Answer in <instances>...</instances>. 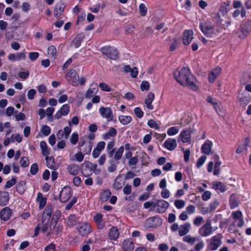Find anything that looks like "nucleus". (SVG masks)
I'll return each instance as SVG.
<instances>
[{"instance_id": "1", "label": "nucleus", "mask_w": 251, "mask_h": 251, "mask_svg": "<svg viewBox=\"0 0 251 251\" xmlns=\"http://www.w3.org/2000/svg\"><path fill=\"white\" fill-rule=\"evenodd\" d=\"M174 76L176 81L181 85L186 86L194 91L198 89L196 79L191 74L189 68L186 67L182 68L177 75L174 73Z\"/></svg>"}, {"instance_id": "2", "label": "nucleus", "mask_w": 251, "mask_h": 251, "mask_svg": "<svg viewBox=\"0 0 251 251\" xmlns=\"http://www.w3.org/2000/svg\"><path fill=\"white\" fill-rule=\"evenodd\" d=\"M200 27L203 33L209 37L218 36V33L220 32L221 29V27H217L215 29L213 25L207 23H201Z\"/></svg>"}, {"instance_id": "3", "label": "nucleus", "mask_w": 251, "mask_h": 251, "mask_svg": "<svg viewBox=\"0 0 251 251\" xmlns=\"http://www.w3.org/2000/svg\"><path fill=\"white\" fill-rule=\"evenodd\" d=\"M101 52L108 58L116 60L119 57V52L115 48L111 46H105L101 48Z\"/></svg>"}, {"instance_id": "4", "label": "nucleus", "mask_w": 251, "mask_h": 251, "mask_svg": "<svg viewBox=\"0 0 251 251\" xmlns=\"http://www.w3.org/2000/svg\"><path fill=\"white\" fill-rule=\"evenodd\" d=\"M67 81L74 86L79 85V76L75 70H71L66 75Z\"/></svg>"}, {"instance_id": "5", "label": "nucleus", "mask_w": 251, "mask_h": 251, "mask_svg": "<svg viewBox=\"0 0 251 251\" xmlns=\"http://www.w3.org/2000/svg\"><path fill=\"white\" fill-rule=\"evenodd\" d=\"M57 220L52 218L50 222V231L47 233V236H50L51 234H58L61 232L63 229L62 226L57 225Z\"/></svg>"}, {"instance_id": "6", "label": "nucleus", "mask_w": 251, "mask_h": 251, "mask_svg": "<svg viewBox=\"0 0 251 251\" xmlns=\"http://www.w3.org/2000/svg\"><path fill=\"white\" fill-rule=\"evenodd\" d=\"M169 206V203L168 202L163 200H159L154 203L153 208L156 209L155 211L163 213L166 211Z\"/></svg>"}, {"instance_id": "7", "label": "nucleus", "mask_w": 251, "mask_h": 251, "mask_svg": "<svg viewBox=\"0 0 251 251\" xmlns=\"http://www.w3.org/2000/svg\"><path fill=\"white\" fill-rule=\"evenodd\" d=\"M72 196V191L69 186L64 187L60 192V201L62 202L68 201Z\"/></svg>"}, {"instance_id": "8", "label": "nucleus", "mask_w": 251, "mask_h": 251, "mask_svg": "<svg viewBox=\"0 0 251 251\" xmlns=\"http://www.w3.org/2000/svg\"><path fill=\"white\" fill-rule=\"evenodd\" d=\"M222 236L221 234H218L212 237L209 245V248L211 250H216L222 243Z\"/></svg>"}, {"instance_id": "9", "label": "nucleus", "mask_w": 251, "mask_h": 251, "mask_svg": "<svg viewBox=\"0 0 251 251\" xmlns=\"http://www.w3.org/2000/svg\"><path fill=\"white\" fill-rule=\"evenodd\" d=\"M99 111L101 116L106 118L107 122H109L113 120L114 116L110 108L101 107Z\"/></svg>"}, {"instance_id": "10", "label": "nucleus", "mask_w": 251, "mask_h": 251, "mask_svg": "<svg viewBox=\"0 0 251 251\" xmlns=\"http://www.w3.org/2000/svg\"><path fill=\"white\" fill-rule=\"evenodd\" d=\"M212 226L211 221L209 220L200 229L199 233L202 236H207L212 232Z\"/></svg>"}, {"instance_id": "11", "label": "nucleus", "mask_w": 251, "mask_h": 251, "mask_svg": "<svg viewBox=\"0 0 251 251\" xmlns=\"http://www.w3.org/2000/svg\"><path fill=\"white\" fill-rule=\"evenodd\" d=\"M78 231L82 236H86L92 232V228L89 224L81 223L78 228Z\"/></svg>"}, {"instance_id": "12", "label": "nucleus", "mask_w": 251, "mask_h": 251, "mask_svg": "<svg viewBox=\"0 0 251 251\" xmlns=\"http://www.w3.org/2000/svg\"><path fill=\"white\" fill-rule=\"evenodd\" d=\"M193 31L192 30H186L182 36L183 43L185 45H189L193 39Z\"/></svg>"}, {"instance_id": "13", "label": "nucleus", "mask_w": 251, "mask_h": 251, "mask_svg": "<svg viewBox=\"0 0 251 251\" xmlns=\"http://www.w3.org/2000/svg\"><path fill=\"white\" fill-rule=\"evenodd\" d=\"M70 112V106L68 104H64L54 115L55 119H59L62 116L67 115Z\"/></svg>"}, {"instance_id": "14", "label": "nucleus", "mask_w": 251, "mask_h": 251, "mask_svg": "<svg viewBox=\"0 0 251 251\" xmlns=\"http://www.w3.org/2000/svg\"><path fill=\"white\" fill-rule=\"evenodd\" d=\"M179 137L183 143L189 142L191 141V131L190 129H185L183 130L180 135Z\"/></svg>"}, {"instance_id": "15", "label": "nucleus", "mask_w": 251, "mask_h": 251, "mask_svg": "<svg viewBox=\"0 0 251 251\" xmlns=\"http://www.w3.org/2000/svg\"><path fill=\"white\" fill-rule=\"evenodd\" d=\"M120 232L116 226H112L109 231L108 236L111 240H116L119 237Z\"/></svg>"}, {"instance_id": "16", "label": "nucleus", "mask_w": 251, "mask_h": 251, "mask_svg": "<svg viewBox=\"0 0 251 251\" xmlns=\"http://www.w3.org/2000/svg\"><path fill=\"white\" fill-rule=\"evenodd\" d=\"M134 248V244L131 238L126 239L123 243V249L125 251H132Z\"/></svg>"}, {"instance_id": "17", "label": "nucleus", "mask_w": 251, "mask_h": 251, "mask_svg": "<svg viewBox=\"0 0 251 251\" xmlns=\"http://www.w3.org/2000/svg\"><path fill=\"white\" fill-rule=\"evenodd\" d=\"M221 72V69L220 67H217L213 69L209 74V81L211 83L213 82L215 79L219 76Z\"/></svg>"}, {"instance_id": "18", "label": "nucleus", "mask_w": 251, "mask_h": 251, "mask_svg": "<svg viewBox=\"0 0 251 251\" xmlns=\"http://www.w3.org/2000/svg\"><path fill=\"white\" fill-rule=\"evenodd\" d=\"M176 146V141L175 139H168L164 143V146L170 151L174 150Z\"/></svg>"}, {"instance_id": "19", "label": "nucleus", "mask_w": 251, "mask_h": 251, "mask_svg": "<svg viewBox=\"0 0 251 251\" xmlns=\"http://www.w3.org/2000/svg\"><path fill=\"white\" fill-rule=\"evenodd\" d=\"M154 99V94L152 92H150L145 100V103L148 109L150 110L153 109V106L151 104V103Z\"/></svg>"}, {"instance_id": "20", "label": "nucleus", "mask_w": 251, "mask_h": 251, "mask_svg": "<svg viewBox=\"0 0 251 251\" xmlns=\"http://www.w3.org/2000/svg\"><path fill=\"white\" fill-rule=\"evenodd\" d=\"M65 8V5L62 2L56 4L54 11V15L56 18H59L63 12Z\"/></svg>"}, {"instance_id": "21", "label": "nucleus", "mask_w": 251, "mask_h": 251, "mask_svg": "<svg viewBox=\"0 0 251 251\" xmlns=\"http://www.w3.org/2000/svg\"><path fill=\"white\" fill-rule=\"evenodd\" d=\"M125 184V182L123 181L122 179V177L121 175H119L118 176L115 178L114 183H113V187L116 190L121 189Z\"/></svg>"}, {"instance_id": "22", "label": "nucleus", "mask_w": 251, "mask_h": 251, "mask_svg": "<svg viewBox=\"0 0 251 251\" xmlns=\"http://www.w3.org/2000/svg\"><path fill=\"white\" fill-rule=\"evenodd\" d=\"M68 173L73 176H76L79 172V167L76 164H71L67 167Z\"/></svg>"}, {"instance_id": "23", "label": "nucleus", "mask_w": 251, "mask_h": 251, "mask_svg": "<svg viewBox=\"0 0 251 251\" xmlns=\"http://www.w3.org/2000/svg\"><path fill=\"white\" fill-rule=\"evenodd\" d=\"M11 216V210L8 207H5L0 212V218L6 221L9 219Z\"/></svg>"}, {"instance_id": "24", "label": "nucleus", "mask_w": 251, "mask_h": 251, "mask_svg": "<svg viewBox=\"0 0 251 251\" xmlns=\"http://www.w3.org/2000/svg\"><path fill=\"white\" fill-rule=\"evenodd\" d=\"M52 211L50 206L47 205L44 210L42 217V222L44 223L46 219H49L51 216Z\"/></svg>"}, {"instance_id": "25", "label": "nucleus", "mask_w": 251, "mask_h": 251, "mask_svg": "<svg viewBox=\"0 0 251 251\" xmlns=\"http://www.w3.org/2000/svg\"><path fill=\"white\" fill-rule=\"evenodd\" d=\"M85 35L83 33L77 34L75 38L73 40L72 45L75 46V48L79 47Z\"/></svg>"}, {"instance_id": "26", "label": "nucleus", "mask_w": 251, "mask_h": 251, "mask_svg": "<svg viewBox=\"0 0 251 251\" xmlns=\"http://www.w3.org/2000/svg\"><path fill=\"white\" fill-rule=\"evenodd\" d=\"M117 130L112 127H111L108 131L103 135L102 138L104 140H107L110 138H113L116 136L117 135Z\"/></svg>"}, {"instance_id": "27", "label": "nucleus", "mask_w": 251, "mask_h": 251, "mask_svg": "<svg viewBox=\"0 0 251 251\" xmlns=\"http://www.w3.org/2000/svg\"><path fill=\"white\" fill-rule=\"evenodd\" d=\"M9 194L7 192H0V205L4 206L7 204L9 201Z\"/></svg>"}, {"instance_id": "28", "label": "nucleus", "mask_w": 251, "mask_h": 251, "mask_svg": "<svg viewBox=\"0 0 251 251\" xmlns=\"http://www.w3.org/2000/svg\"><path fill=\"white\" fill-rule=\"evenodd\" d=\"M45 156V160L46 161L47 166L48 167L54 170H56L57 167L55 163L54 157L53 156Z\"/></svg>"}, {"instance_id": "29", "label": "nucleus", "mask_w": 251, "mask_h": 251, "mask_svg": "<svg viewBox=\"0 0 251 251\" xmlns=\"http://www.w3.org/2000/svg\"><path fill=\"white\" fill-rule=\"evenodd\" d=\"M91 162L89 161H85L84 163L82 165L81 167V173L84 176H89V174L87 172V170H89L91 172Z\"/></svg>"}, {"instance_id": "30", "label": "nucleus", "mask_w": 251, "mask_h": 251, "mask_svg": "<svg viewBox=\"0 0 251 251\" xmlns=\"http://www.w3.org/2000/svg\"><path fill=\"white\" fill-rule=\"evenodd\" d=\"M190 224L188 223H185L183 225H181L178 230L179 235L180 236L186 235L189 231Z\"/></svg>"}, {"instance_id": "31", "label": "nucleus", "mask_w": 251, "mask_h": 251, "mask_svg": "<svg viewBox=\"0 0 251 251\" xmlns=\"http://www.w3.org/2000/svg\"><path fill=\"white\" fill-rule=\"evenodd\" d=\"M37 201L39 203V209H43L47 203V199L43 197L42 193H38L37 195Z\"/></svg>"}, {"instance_id": "32", "label": "nucleus", "mask_w": 251, "mask_h": 251, "mask_svg": "<svg viewBox=\"0 0 251 251\" xmlns=\"http://www.w3.org/2000/svg\"><path fill=\"white\" fill-rule=\"evenodd\" d=\"M212 143L210 141L204 143L201 147V151L205 154H209L211 151Z\"/></svg>"}, {"instance_id": "33", "label": "nucleus", "mask_w": 251, "mask_h": 251, "mask_svg": "<svg viewBox=\"0 0 251 251\" xmlns=\"http://www.w3.org/2000/svg\"><path fill=\"white\" fill-rule=\"evenodd\" d=\"M40 146L42 150V153L44 156H48L50 154V149H48L45 141H42L40 143Z\"/></svg>"}, {"instance_id": "34", "label": "nucleus", "mask_w": 251, "mask_h": 251, "mask_svg": "<svg viewBox=\"0 0 251 251\" xmlns=\"http://www.w3.org/2000/svg\"><path fill=\"white\" fill-rule=\"evenodd\" d=\"M111 195L110 190H106L103 191L100 194V199L101 201H106Z\"/></svg>"}, {"instance_id": "35", "label": "nucleus", "mask_w": 251, "mask_h": 251, "mask_svg": "<svg viewBox=\"0 0 251 251\" xmlns=\"http://www.w3.org/2000/svg\"><path fill=\"white\" fill-rule=\"evenodd\" d=\"M132 117L129 116H120L119 120L120 122L124 125H126L130 123L132 121Z\"/></svg>"}, {"instance_id": "36", "label": "nucleus", "mask_w": 251, "mask_h": 251, "mask_svg": "<svg viewBox=\"0 0 251 251\" xmlns=\"http://www.w3.org/2000/svg\"><path fill=\"white\" fill-rule=\"evenodd\" d=\"M77 222V218L75 214H72L70 215L68 217L67 224L68 226H73L76 225Z\"/></svg>"}, {"instance_id": "37", "label": "nucleus", "mask_w": 251, "mask_h": 251, "mask_svg": "<svg viewBox=\"0 0 251 251\" xmlns=\"http://www.w3.org/2000/svg\"><path fill=\"white\" fill-rule=\"evenodd\" d=\"M84 157V154L81 151H78L75 154V155L71 158V160L72 161L76 160L79 162H81L83 161Z\"/></svg>"}, {"instance_id": "38", "label": "nucleus", "mask_w": 251, "mask_h": 251, "mask_svg": "<svg viewBox=\"0 0 251 251\" xmlns=\"http://www.w3.org/2000/svg\"><path fill=\"white\" fill-rule=\"evenodd\" d=\"M25 181H20L18 184L16 186V189L17 192L21 194H23L25 191Z\"/></svg>"}, {"instance_id": "39", "label": "nucleus", "mask_w": 251, "mask_h": 251, "mask_svg": "<svg viewBox=\"0 0 251 251\" xmlns=\"http://www.w3.org/2000/svg\"><path fill=\"white\" fill-rule=\"evenodd\" d=\"M48 53L52 58L55 59L56 55V49L55 46L51 45L48 49Z\"/></svg>"}, {"instance_id": "40", "label": "nucleus", "mask_w": 251, "mask_h": 251, "mask_svg": "<svg viewBox=\"0 0 251 251\" xmlns=\"http://www.w3.org/2000/svg\"><path fill=\"white\" fill-rule=\"evenodd\" d=\"M124 148L123 146L120 147L118 149V150L116 152V153L114 155L115 160H116V161H118V160H119L121 158L123 153V152H124Z\"/></svg>"}, {"instance_id": "41", "label": "nucleus", "mask_w": 251, "mask_h": 251, "mask_svg": "<svg viewBox=\"0 0 251 251\" xmlns=\"http://www.w3.org/2000/svg\"><path fill=\"white\" fill-rule=\"evenodd\" d=\"M110 165L107 168L108 171L110 173L115 172L117 170L118 162L116 163L112 160L110 161Z\"/></svg>"}, {"instance_id": "42", "label": "nucleus", "mask_w": 251, "mask_h": 251, "mask_svg": "<svg viewBox=\"0 0 251 251\" xmlns=\"http://www.w3.org/2000/svg\"><path fill=\"white\" fill-rule=\"evenodd\" d=\"M248 146V141L244 144L239 145L238 149L236 150V153H239L246 151Z\"/></svg>"}, {"instance_id": "43", "label": "nucleus", "mask_w": 251, "mask_h": 251, "mask_svg": "<svg viewBox=\"0 0 251 251\" xmlns=\"http://www.w3.org/2000/svg\"><path fill=\"white\" fill-rule=\"evenodd\" d=\"M17 180L16 177H13L11 179L8 180L5 185L4 186V189L10 188L12 186L14 185L16 183Z\"/></svg>"}, {"instance_id": "44", "label": "nucleus", "mask_w": 251, "mask_h": 251, "mask_svg": "<svg viewBox=\"0 0 251 251\" xmlns=\"http://www.w3.org/2000/svg\"><path fill=\"white\" fill-rule=\"evenodd\" d=\"M213 188L216 190H219L223 192L225 191L224 186L221 182H216L213 184Z\"/></svg>"}, {"instance_id": "45", "label": "nucleus", "mask_w": 251, "mask_h": 251, "mask_svg": "<svg viewBox=\"0 0 251 251\" xmlns=\"http://www.w3.org/2000/svg\"><path fill=\"white\" fill-rule=\"evenodd\" d=\"M20 163L22 167L25 168L27 167L29 163V160L27 157H23L21 158L20 160Z\"/></svg>"}, {"instance_id": "46", "label": "nucleus", "mask_w": 251, "mask_h": 251, "mask_svg": "<svg viewBox=\"0 0 251 251\" xmlns=\"http://www.w3.org/2000/svg\"><path fill=\"white\" fill-rule=\"evenodd\" d=\"M84 150L83 151L84 154H89L91 151L92 148V144L91 142H89L85 145Z\"/></svg>"}, {"instance_id": "47", "label": "nucleus", "mask_w": 251, "mask_h": 251, "mask_svg": "<svg viewBox=\"0 0 251 251\" xmlns=\"http://www.w3.org/2000/svg\"><path fill=\"white\" fill-rule=\"evenodd\" d=\"M99 86L103 91L110 92L111 91V88L107 84L104 82L100 83Z\"/></svg>"}, {"instance_id": "48", "label": "nucleus", "mask_w": 251, "mask_h": 251, "mask_svg": "<svg viewBox=\"0 0 251 251\" xmlns=\"http://www.w3.org/2000/svg\"><path fill=\"white\" fill-rule=\"evenodd\" d=\"M148 125L151 128H153L156 129H158L159 128V126L157 123L152 119H151L148 121Z\"/></svg>"}, {"instance_id": "49", "label": "nucleus", "mask_w": 251, "mask_h": 251, "mask_svg": "<svg viewBox=\"0 0 251 251\" xmlns=\"http://www.w3.org/2000/svg\"><path fill=\"white\" fill-rule=\"evenodd\" d=\"M175 205L178 209L183 208L185 205V202L183 200H177L175 201Z\"/></svg>"}, {"instance_id": "50", "label": "nucleus", "mask_w": 251, "mask_h": 251, "mask_svg": "<svg viewBox=\"0 0 251 251\" xmlns=\"http://www.w3.org/2000/svg\"><path fill=\"white\" fill-rule=\"evenodd\" d=\"M178 132V129L176 126L169 128L167 131V134L170 136L174 135Z\"/></svg>"}, {"instance_id": "51", "label": "nucleus", "mask_w": 251, "mask_h": 251, "mask_svg": "<svg viewBox=\"0 0 251 251\" xmlns=\"http://www.w3.org/2000/svg\"><path fill=\"white\" fill-rule=\"evenodd\" d=\"M38 171V166L37 163H33L30 167V172L32 175H36Z\"/></svg>"}, {"instance_id": "52", "label": "nucleus", "mask_w": 251, "mask_h": 251, "mask_svg": "<svg viewBox=\"0 0 251 251\" xmlns=\"http://www.w3.org/2000/svg\"><path fill=\"white\" fill-rule=\"evenodd\" d=\"M139 10L142 16H145L146 15L147 12V9L144 4L141 3L140 4Z\"/></svg>"}, {"instance_id": "53", "label": "nucleus", "mask_w": 251, "mask_h": 251, "mask_svg": "<svg viewBox=\"0 0 251 251\" xmlns=\"http://www.w3.org/2000/svg\"><path fill=\"white\" fill-rule=\"evenodd\" d=\"M78 140V135L76 133H73L70 139V142L73 145H75Z\"/></svg>"}, {"instance_id": "54", "label": "nucleus", "mask_w": 251, "mask_h": 251, "mask_svg": "<svg viewBox=\"0 0 251 251\" xmlns=\"http://www.w3.org/2000/svg\"><path fill=\"white\" fill-rule=\"evenodd\" d=\"M41 132L46 136H48L50 133V127L46 125H44L41 128Z\"/></svg>"}, {"instance_id": "55", "label": "nucleus", "mask_w": 251, "mask_h": 251, "mask_svg": "<svg viewBox=\"0 0 251 251\" xmlns=\"http://www.w3.org/2000/svg\"><path fill=\"white\" fill-rule=\"evenodd\" d=\"M183 240L184 242H186L190 244H193L196 241V238L195 237H192L190 235H187L183 238Z\"/></svg>"}, {"instance_id": "56", "label": "nucleus", "mask_w": 251, "mask_h": 251, "mask_svg": "<svg viewBox=\"0 0 251 251\" xmlns=\"http://www.w3.org/2000/svg\"><path fill=\"white\" fill-rule=\"evenodd\" d=\"M206 156L202 155L200 158H199L197 161L196 166L198 168H200L201 166L203 165L206 160Z\"/></svg>"}, {"instance_id": "57", "label": "nucleus", "mask_w": 251, "mask_h": 251, "mask_svg": "<svg viewBox=\"0 0 251 251\" xmlns=\"http://www.w3.org/2000/svg\"><path fill=\"white\" fill-rule=\"evenodd\" d=\"M140 88L142 91L148 90L150 88V84L147 81H143L141 84Z\"/></svg>"}, {"instance_id": "58", "label": "nucleus", "mask_w": 251, "mask_h": 251, "mask_svg": "<svg viewBox=\"0 0 251 251\" xmlns=\"http://www.w3.org/2000/svg\"><path fill=\"white\" fill-rule=\"evenodd\" d=\"M134 113L138 118H141L143 117L144 113L140 108L136 107L134 110Z\"/></svg>"}, {"instance_id": "59", "label": "nucleus", "mask_w": 251, "mask_h": 251, "mask_svg": "<svg viewBox=\"0 0 251 251\" xmlns=\"http://www.w3.org/2000/svg\"><path fill=\"white\" fill-rule=\"evenodd\" d=\"M138 162V157L137 156H134L131 157V158L129 159L128 164L129 166H135L137 164Z\"/></svg>"}, {"instance_id": "60", "label": "nucleus", "mask_w": 251, "mask_h": 251, "mask_svg": "<svg viewBox=\"0 0 251 251\" xmlns=\"http://www.w3.org/2000/svg\"><path fill=\"white\" fill-rule=\"evenodd\" d=\"M173 41V43L171 45L170 47V50L171 51H173L174 50H175L178 45L177 41H178V39L177 38H174Z\"/></svg>"}, {"instance_id": "61", "label": "nucleus", "mask_w": 251, "mask_h": 251, "mask_svg": "<svg viewBox=\"0 0 251 251\" xmlns=\"http://www.w3.org/2000/svg\"><path fill=\"white\" fill-rule=\"evenodd\" d=\"M211 196V193L210 191H206L202 195L201 198L203 201H206L209 200Z\"/></svg>"}, {"instance_id": "62", "label": "nucleus", "mask_w": 251, "mask_h": 251, "mask_svg": "<svg viewBox=\"0 0 251 251\" xmlns=\"http://www.w3.org/2000/svg\"><path fill=\"white\" fill-rule=\"evenodd\" d=\"M204 221L203 220V218L199 216L195 218L194 221V224L196 226H200L202 223Z\"/></svg>"}, {"instance_id": "63", "label": "nucleus", "mask_w": 251, "mask_h": 251, "mask_svg": "<svg viewBox=\"0 0 251 251\" xmlns=\"http://www.w3.org/2000/svg\"><path fill=\"white\" fill-rule=\"evenodd\" d=\"M39 56V54L37 52H31L29 53V57L32 61L35 60Z\"/></svg>"}, {"instance_id": "64", "label": "nucleus", "mask_w": 251, "mask_h": 251, "mask_svg": "<svg viewBox=\"0 0 251 251\" xmlns=\"http://www.w3.org/2000/svg\"><path fill=\"white\" fill-rule=\"evenodd\" d=\"M123 192L125 195L130 194L131 192V186L126 184L123 188Z\"/></svg>"}]
</instances>
